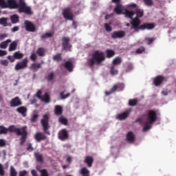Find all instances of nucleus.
Instances as JSON below:
<instances>
[{"label": "nucleus", "instance_id": "nucleus-1", "mask_svg": "<svg viewBox=\"0 0 176 176\" xmlns=\"http://www.w3.org/2000/svg\"><path fill=\"white\" fill-rule=\"evenodd\" d=\"M7 8L18 9L19 13H25L28 16L32 14L31 7L27 6L25 0H19L18 3L16 0H7Z\"/></svg>", "mask_w": 176, "mask_h": 176}, {"label": "nucleus", "instance_id": "nucleus-2", "mask_svg": "<svg viewBox=\"0 0 176 176\" xmlns=\"http://www.w3.org/2000/svg\"><path fill=\"white\" fill-rule=\"evenodd\" d=\"M8 131L10 133H15L16 135H21L20 138V145H24L25 141H27V136L28 132H27V126H23L22 128H16L14 125H11L8 127Z\"/></svg>", "mask_w": 176, "mask_h": 176}, {"label": "nucleus", "instance_id": "nucleus-3", "mask_svg": "<svg viewBox=\"0 0 176 176\" xmlns=\"http://www.w3.org/2000/svg\"><path fill=\"white\" fill-rule=\"evenodd\" d=\"M155 23H144L141 25V20L135 19L133 22V26H131V30H134V32H140L141 31H145L148 30H153L155 27Z\"/></svg>", "mask_w": 176, "mask_h": 176}, {"label": "nucleus", "instance_id": "nucleus-4", "mask_svg": "<svg viewBox=\"0 0 176 176\" xmlns=\"http://www.w3.org/2000/svg\"><path fill=\"white\" fill-rule=\"evenodd\" d=\"M146 120L143 127L144 132L151 130L152 129V124L157 120V113L156 111L149 110L146 115Z\"/></svg>", "mask_w": 176, "mask_h": 176}, {"label": "nucleus", "instance_id": "nucleus-5", "mask_svg": "<svg viewBox=\"0 0 176 176\" xmlns=\"http://www.w3.org/2000/svg\"><path fill=\"white\" fill-rule=\"evenodd\" d=\"M105 60V55H104L103 52L100 51H96L92 58L88 60V64L89 67H93L95 64L96 65H100L102 61Z\"/></svg>", "mask_w": 176, "mask_h": 176}, {"label": "nucleus", "instance_id": "nucleus-6", "mask_svg": "<svg viewBox=\"0 0 176 176\" xmlns=\"http://www.w3.org/2000/svg\"><path fill=\"white\" fill-rule=\"evenodd\" d=\"M49 115L45 114L43 116V119L41 120V126H43V130L45 134H47V135H50V131H48L49 129H50V125H49Z\"/></svg>", "mask_w": 176, "mask_h": 176}, {"label": "nucleus", "instance_id": "nucleus-7", "mask_svg": "<svg viewBox=\"0 0 176 176\" xmlns=\"http://www.w3.org/2000/svg\"><path fill=\"white\" fill-rule=\"evenodd\" d=\"M128 8H134L135 10V14H136V16L132 19V21H131V27H133V23H134V21L135 19L138 20H141V17L144 16V10L137 8V4L133 3L128 6Z\"/></svg>", "mask_w": 176, "mask_h": 176}, {"label": "nucleus", "instance_id": "nucleus-8", "mask_svg": "<svg viewBox=\"0 0 176 176\" xmlns=\"http://www.w3.org/2000/svg\"><path fill=\"white\" fill-rule=\"evenodd\" d=\"M69 37L64 36L62 38V49L63 50H66L67 52H71V47L72 45L69 43L70 42Z\"/></svg>", "mask_w": 176, "mask_h": 176}, {"label": "nucleus", "instance_id": "nucleus-9", "mask_svg": "<svg viewBox=\"0 0 176 176\" xmlns=\"http://www.w3.org/2000/svg\"><path fill=\"white\" fill-rule=\"evenodd\" d=\"M24 25L25 30L28 32H36L38 30V29H36V26H35V24L30 21H25Z\"/></svg>", "mask_w": 176, "mask_h": 176}, {"label": "nucleus", "instance_id": "nucleus-10", "mask_svg": "<svg viewBox=\"0 0 176 176\" xmlns=\"http://www.w3.org/2000/svg\"><path fill=\"white\" fill-rule=\"evenodd\" d=\"M27 67H28V58H25L16 64L14 69L15 71H20L21 69H25Z\"/></svg>", "mask_w": 176, "mask_h": 176}, {"label": "nucleus", "instance_id": "nucleus-11", "mask_svg": "<svg viewBox=\"0 0 176 176\" xmlns=\"http://www.w3.org/2000/svg\"><path fill=\"white\" fill-rule=\"evenodd\" d=\"M62 14L65 20H69L70 21H74V13H72L70 8L63 10Z\"/></svg>", "mask_w": 176, "mask_h": 176}, {"label": "nucleus", "instance_id": "nucleus-12", "mask_svg": "<svg viewBox=\"0 0 176 176\" xmlns=\"http://www.w3.org/2000/svg\"><path fill=\"white\" fill-rule=\"evenodd\" d=\"M163 82H167V78L164 77V76L160 75L157 76L153 81V83L157 87L160 86Z\"/></svg>", "mask_w": 176, "mask_h": 176}, {"label": "nucleus", "instance_id": "nucleus-13", "mask_svg": "<svg viewBox=\"0 0 176 176\" xmlns=\"http://www.w3.org/2000/svg\"><path fill=\"white\" fill-rule=\"evenodd\" d=\"M124 36H126V32L123 30L115 31L111 34L112 39H122Z\"/></svg>", "mask_w": 176, "mask_h": 176}, {"label": "nucleus", "instance_id": "nucleus-14", "mask_svg": "<svg viewBox=\"0 0 176 176\" xmlns=\"http://www.w3.org/2000/svg\"><path fill=\"white\" fill-rule=\"evenodd\" d=\"M58 138L61 141H65L69 138L68 131L66 129L60 130L58 133Z\"/></svg>", "mask_w": 176, "mask_h": 176}, {"label": "nucleus", "instance_id": "nucleus-15", "mask_svg": "<svg viewBox=\"0 0 176 176\" xmlns=\"http://www.w3.org/2000/svg\"><path fill=\"white\" fill-rule=\"evenodd\" d=\"M10 105L12 108H14L16 107H20L21 105H23V102L19 96H16L10 100Z\"/></svg>", "mask_w": 176, "mask_h": 176}, {"label": "nucleus", "instance_id": "nucleus-16", "mask_svg": "<svg viewBox=\"0 0 176 176\" xmlns=\"http://www.w3.org/2000/svg\"><path fill=\"white\" fill-rule=\"evenodd\" d=\"M34 138L37 142H41V141H45L47 138V136L42 132H37L34 135Z\"/></svg>", "mask_w": 176, "mask_h": 176}, {"label": "nucleus", "instance_id": "nucleus-17", "mask_svg": "<svg viewBox=\"0 0 176 176\" xmlns=\"http://www.w3.org/2000/svg\"><path fill=\"white\" fill-rule=\"evenodd\" d=\"M111 89L112 91H114V93H116V91H123V90H124V84L122 82L114 84Z\"/></svg>", "mask_w": 176, "mask_h": 176}, {"label": "nucleus", "instance_id": "nucleus-18", "mask_svg": "<svg viewBox=\"0 0 176 176\" xmlns=\"http://www.w3.org/2000/svg\"><path fill=\"white\" fill-rule=\"evenodd\" d=\"M126 140L129 144H134L135 142V135L134 133L129 131L126 133Z\"/></svg>", "mask_w": 176, "mask_h": 176}, {"label": "nucleus", "instance_id": "nucleus-19", "mask_svg": "<svg viewBox=\"0 0 176 176\" xmlns=\"http://www.w3.org/2000/svg\"><path fill=\"white\" fill-rule=\"evenodd\" d=\"M38 171L41 173V176H49V173H47V170L46 169L38 170ZM31 174L32 176H38V173L35 170H32Z\"/></svg>", "mask_w": 176, "mask_h": 176}, {"label": "nucleus", "instance_id": "nucleus-20", "mask_svg": "<svg viewBox=\"0 0 176 176\" xmlns=\"http://www.w3.org/2000/svg\"><path fill=\"white\" fill-rule=\"evenodd\" d=\"M94 162V159L91 156H86L84 160V163H86L87 167H92L93 163Z\"/></svg>", "mask_w": 176, "mask_h": 176}, {"label": "nucleus", "instance_id": "nucleus-21", "mask_svg": "<svg viewBox=\"0 0 176 176\" xmlns=\"http://www.w3.org/2000/svg\"><path fill=\"white\" fill-rule=\"evenodd\" d=\"M130 115V111H126L122 113H120L117 116V119L118 120H124V119H127L129 116Z\"/></svg>", "mask_w": 176, "mask_h": 176}, {"label": "nucleus", "instance_id": "nucleus-22", "mask_svg": "<svg viewBox=\"0 0 176 176\" xmlns=\"http://www.w3.org/2000/svg\"><path fill=\"white\" fill-rule=\"evenodd\" d=\"M16 112H18V113H21V115H22V116H27V107H24V106H21L18 107L16 109Z\"/></svg>", "mask_w": 176, "mask_h": 176}, {"label": "nucleus", "instance_id": "nucleus-23", "mask_svg": "<svg viewBox=\"0 0 176 176\" xmlns=\"http://www.w3.org/2000/svg\"><path fill=\"white\" fill-rule=\"evenodd\" d=\"M64 67L69 72H72V71H74V64L71 61H66Z\"/></svg>", "mask_w": 176, "mask_h": 176}, {"label": "nucleus", "instance_id": "nucleus-24", "mask_svg": "<svg viewBox=\"0 0 176 176\" xmlns=\"http://www.w3.org/2000/svg\"><path fill=\"white\" fill-rule=\"evenodd\" d=\"M114 12L116 14H122L123 12V6L120 3H117L114 8Z\"/></svg>", "mask_w": 176, "mask_h": 176}, {"label": "nucleus", "instance_id": "nucleus-25", "mask_svg": "<svg viewBox=\"0 0 176 176\" xmlns=\"http://www.w3.org/2000/svg\"><path fill=\"white\" fill-rule=\"evenodd\" d=\"M19 42L17 41H12L9 46L8 52H14L17 49V45Z\"/></svg>", "mask_w": 176, "mask_h": 176}, {"label": "nucleus", "instance_id": "nucleus-26", "mask_svg": "<svg viewBox=\"0 0 176 176\" xmlns=\"http://www.w3.org/2000/svg\"><path fill=\"white\" fill-rule=\"evenodd\" d=\"M40 100L46 104H49V102H50V96L49 93L46 92Z\"/></svg>", "mask_w": 176, "mask_h": 176}, {"label": "nucleus", "instance_id": "nucleus-27", "mask_svg": "<svg viewBox=\"0 0 176 176\" xmlns=\"http://www.w3.org/2000/svg\"><path fill=\"white\" fill-rule=\"evenodd\" d=\"M124 14H125V17H129V19H131V21H133V19H134V18H133V16H134V14H135V12L126 9L124 12Z\"/></svg>", "mask_w": 176, "mask_h": 176}, {"label": "nucleus", "instance_id": "nucleus-28", "mask_svg": "<svg viewBox=\"0 0 176 176\" xmlns=\"http://www.w3.org/2000/svg\"><path fill=\"white\" fill-rule=\"evenodd\" d=\"M52 60L54 61H56V63H60V61L63 60V54L58 53L53 56Z\"/></svg>", "mask_w": 176, "mask_h": 176}, {"label": "nucleus", "instance_id": "nucleus-29", "mask_svg": "<svg viewBox=\"0 0 176 176\" xmlns=\"http://www.w3.org/2000/svg\"><path fill=\"white\" fill-rule=\"evenodd\" d=\"M55 115L60 116L63 115V107L60 105H56L54 109Z\"/></svg>", "mask_w": 176, "mask_h": 176}, {"label": "nucleus", "instance_id": "nucleus-30", "mask_svg": "<svg viewBox=\"0 0 176 176\" xmlns=\"http://www.w3.org/2000/svg\"><path fill=\"white\" fill-rule=\"evenodd\" d=\"M10 19L12 24H17V23L20 21V19H19L20 18L18 16L17 14H13L10 16Z\"/></svg>", "mask_w": 176, "mask_h": 176}, {"label": "nucleus", "instance_id": "nucleus-31", "mask_svg": "<svg viewBox=\"0 0 176 176\" xmlns=\"http://www.w3.org/2000/svg\"><path fill=\"white\" fill-rule=\"evenodd\" d=\"M110 74L113 76H115L116 75H118L119 74V70L116 68L115 65H112L110 67Z\"/></svg>", "mask_w": 176, "mask_h": 176}, {"label": "nucleus", "instance_id": "nucleus-32", "mask_svg": "<svg viewBox=\"0 0 176 176\" xmlns=\"http://www.w3.org/2000/svg\"><path fill=\"white\" fill-rule=\"evenodd\" d=\"M12 43V40L11 39H7L5 41H3L0 43V48L1 49H6V47H8V45H9V43Z\"/></svg>", "mask_w": 176, "mask_h": 176}, {"label": "nucleus", "instance_id": "nucleus-33", "mask_svg": "<svg viewBox=\"0 0 176 176\" xmlns=\"http://www.w3.org/2000/svg\"><path fill=\"white\" fill-rule=\"evenodd\" d=\"M13 54L15 60H21V58L24 57V54L21 53L20 51L15 52Z\"/></svg>", "mask_w": 176, "mask_h": 176}, {"label": "nucleus", "instance_id": "nucleus-34", "mask_svg": "<svg viewBox=\"0 0 176 176\" xmlns=\"http://www.w3.org/2000/svg\"><path fill=\"white\" fill-rule=\"evenodd\" d=\"M34 156L36 157V160L38 162V163H43V155L39 153H35Z\"/></svg>", "mask_w": 176, "mask_h": 176}, {"label": "nucleus", "instance_id": "nucleus-35", "mask_svg": "<svg viewBox=\"0 0 176 176\" xmlns=\"http://www.w3.org/2000/svg\"><path fill=\"white\" fill-rule=\"evenodd\" d=\"M80 173L82 176H90V170H89L86 167H83L80 170Z\"/></svg>", "mask_w": 176, "mask_h": 176}, {"label": "nucleus", "instance_id": "nucleus-36", "mask_svg": "<svg viewBox=\"0 0 176 176\" xmlns=\"http://www.w3.org/2000/svg\"><path fill=\"white\" fill-rule=\"evenodd\" d=\"M8 20H9V18H0V25H3V27H8V25H9L8 24Z\"/></svg>", "mask_w": 176, "mask_h": 176}, {"label": "nucleus", "instance_id": "nucleus-37", "mask_svg": "<svg viewBox=\"0 0 176 176\" xmlns=\"http://www.w3.org/2000/svg\"><path fill=\"white\" fill-rule=\"evenodd\" d=\"M39 68H41V63H32L30 66V69L34 72H36Z\"/></svg>", "mask_w": 176, "mask_h": 176}, {"label": "nucleus", "instance_id": "nucleus-38", "mask_svg": "<svg viewBox=\"0 0 176 176\" xmlns=\"http://www.w3.org/2000/svg\"><path fill=\"white\" fill-rule=\"evenodd\" d=\"M106 54H107V58H112V57L115 56V51L112 50H107Z\"/></svg>", "mask_w": 176, "mask_h": 176}, {"label": "nucleus", "instance_id": "nucleus-39", "mask_svg": "<svg viewBox=\"0 0 176 176\" xmlns=\"http://www.w3.org/2000/svg\"><path fill=\"white\" fill-rule=\"evenodd\" d=\"M138 104V99L134 98V99H130L129 100V107H135Z\"/></svg>", "mask_w": 176, "mask_h": 176}, {"label": "nucleus", "instance_id": "nucleus-40", "mask_svg": "<svg viewBox=\"0 0 176 176\" xmlns=\"http://www.w3.org/2000/svg\"><path fill=\"white\" fill-rule=\"evenodd\" d=\"M45 79L47 82H52L54 79V72H51L48 74V75L45 76Z\"/></svg>", "mask_w": 176, "mask_h": 176}, {"label": "nucleus", "instance_id": "nucleus-41", "mask_svg": "<svg viewBox=\"0 0 176 176\" xmlns=\"http://www.w3.org/2000/svg\"><path fill=\"white\" fill-rule=\"evenodd\" d=\"M36 54L40 57H43L45 56V49H43V47H38L36 51Z\"/></svg>", "mask_w": 176, "mask_h": 176}, {"label": "nucleus", "instance_id": "nucleus-42", "mask_svg": "<svg viewBox=\"0 0 176 176\" xmlns=\"http://www.w3.org/2000/svg\"><path fill=\"white\" fill-rule=\"evenodd\" d=\"M59 123L61 124H64V126H67L68 124V120L63 116H60L58 120Z\"/></svg>", "mask_w": 176, "mask_h": 176}, {"label": "nucleus", "instance_id": "nucleus-43", "mask_svg": "<svg viewBox=\"0 0 176 176\" xmlns=\"http://www.w3.org/2000/svg\"><path fill=\"white\" fill-rule=\"evenodd\" d=\"M122 63V58L116 57L113 60V65H119Z\"/></svg>", "mask_w": 176, "mask_h": 176}, {"label": "nucleus", "instance_id": "nucleus-44", "mask_svg": "<svg viewBox=\"0 0 176 176\" xmlns=\"http://www.w3.org/2000/svg\"><path fill=\"white\" fill-rule=\"evenodd\" d=\"M0 8L1 9H8L7 0H0Z\"/></svg>", "mask_w": 176, "mask_h": 176}, {"label": "nucleus", "instance_id": "nucleus-45", "mask_svg": "<svg viewBox=\"0 0 176 176\" xmlns=\"http://www.w3.org/2000/svg\"><path fill=\"white\" fill-rule=\"evenodd\" d=\"M10 176H17V171H16V169L14 167H13V166H10Z\"/></svg>", "mask_w": 176, "mask_h": 176}, {"label": "nucleus", "instance_id": "nucleus-46", "mask_svg": "<svg viewBox=\"0 0 176 176\" xmlns=\"http://www.w3.org/2000/svg\"><path fill=\"white\" fill-rule=\"evenodd\" d=\"M53 36V33L47 32L41 36V39H47V38H52Z\"/></svg>", "mask_w": 176, "mask_h": 176}, {"label": "nucleus", "instance_id": "nucleus-47", "mask_svg": "<svg viewBox=\"0 0 176 176\" xmlns=\"http://www.w3.org/2000/svg\"><path fill=\"white\" fill-rule=\"evenodd\" d=\"M64 93H65V91L60 93L61 100H65V98H68V97H69V96H71L70 93H67L65 95H64Z\"/></svg>", "mask_w": 176, "mask_h": 176}, {"label": "nucleus", "instance_id": "nucleus-48", "mask_svg": "<svg viewBox=\"0 0 176 176\" xmlns=\"http://www.w3.org/2000/svg\"><path fill=\"white\" fill-rule=\"evenodd\" d=\"M8 128H5L3 126H0V134H8Z\"/></svg>", "mask_w": 176, "mask_h": 176}, {"label": "nucleus", "instance_id": "nucleus-49", "mask_svg": "<svg viewBox=\"0 0 176 176\" xmlns=\"http://www.w3.org/2000/svg\"><path fill=\"white\" fill-rule=\"evenodd\" d=\"M38 118H39V115L38 114H33V116H32L30 121L32 122V123H35V122H36V120H38Z\"/></svg>", "mask_w": 176, "mask_h": 176}, {"label": "nucleus", "instance_id": "nucleus-50", "mask_svg": "<svg viewBox=\"0 0 176 176\" xmlns=\"http://www.w3.org/2000/svg\"><path fill=\"white\" fill-rule=\"evenodd\" d=\"M144 4L146 6H153V0H143Z\"/></svg>", "mask_w": 176, "mask_h": 176}, {"label": "nucleus", "instance_id": "nucleus-51", "mask_svg": "<svg viewBox=\"0 0 176 176\" xmlns=\"http://www.w3.org/2000/svg\"><path fill=\"white\" fill-rule=\"evenodd\" d=\"M104 28L107 32H111V31H112V27L108 23H104Z\"/></svg>", "mask_w": 176, "mask_h": 176}, {"label": "nucleus", "instance_id": "nucleus-52", "mask_svg": "<svg viewBox=\"0 0 176 176\" xmlns=\"http://www.w3.org/2000/svg\"><path fill=\"white\" fill-rule=\"evenodd\" d=\"M145 52V48L144 47H140V48L136 50L137 54H141Z\"/></svg>", "mask_w": 176, "mask_h": 176}, {"label": "nucleus", "instance_id": "nucleus-53", "mask_svg": "<svg viewBox=\"0 0 176 176\" xmlns=\"http://www.w3.org/2000/svg\"><path fill=\"white\" fill-rule=\"evenodd\" d=\"M0 176H5V168L1 164H0Z\"/></svg>", "mask_w": 176, "mask_h": 176}, {"label": "nucleus", "instance_id": "nucleus-54", "mask_svg": "<svg viewBox=\"0 0 176 176\" xmlns=\"http://www.w3.org/2000/svg\"><path fill=\"white\" fill-rule=\"evenodd\" d=\"M145 41L147 45H151V43H153V41H155V39L153 38H146Z\"/></svg>", "mask_w": 176, "mask_h": 176}, {"label": "nucleus", "instance_id": "nucleus-55", "mask_svg": "<svg viewBox=\"0 0 176 176\" xmlns=\"http://www.w3.org/2000/svg\"><path fill=\"white\" fill-rule=\"evenodd\" d=\"M8 60L10 61V63H14L16 61V58H14V55L12 56H8L7 57Z\"/></svg>", "mask_w": 176, "mask_h": 176}, {"label": "nucleus", "instance_id": "nucleus-56", "mask_svg": "<svg viewBox=\"0 0 176 176\" xmlns=\"http://www.w3.org/2000/svg\"><path fill=\"white\" fill-rule=\"evenodd\" d=\"M9 35L6 33L4 34H0V41H3L5 38H8Z\"/></svg>", "mask_w": 176, "mask_h": 176}, {"label": "nucleus", "instance_id": "nucleus-57", "mask_svg": "<svg viewBox=\"0 0 176 176\" xmlns=\"http://www.w3.org/2000/svg\"><path fill=\"white\" fill-rule=\"evenodd\" d=\"M27 151H29L30 152H32V151H34V147H32V144L31 143L28 144Z\"/></svg>", "mask_w": 176, "mask_h": 176}, {"label": "nucleus", "instance_id": "nucleus-58", "mask_svg": "<svg viewBox=\"0 0 176 176\" xmlns=\"http://www.w3.org/2000/svg\"><path fill=\"white\" fill-rule=\"evenodd\" d=\"M1 65H3L4 67H8V65L9 64V61H8V60H3L1 61Z\"/></svg>", "mask_w": 176, "mask_h": 176}, {"label": "nucleus", "instance_id": "nucleus-59", "mask_svg": "<svg viewBox=\"0 0 176 176\" xmlns=\"http://www.w3.org/2000/svg\"><path fill=\"white\" fill-rule=\"evenodd\" d=\"M30 60H32V61H36V54H35V53L31 54Z\"/></svg>", "mask_w": 176, "mask_h": 176}, {"label": "nucleus", "instance_id": "nucleus-60", "mask_svg": "<svg viewBox=\"0 0 176 176\" xmlns=\"http://www.w3.org/2000/svg\"><path fill=\"white\" fill-rule=\"evenodd\" d=\"M41 94H42V91L41 90H38L37 92H36V97L41 100L42 98V96H41Z\"/></svg>", "mask_w": 176, "mask_h": 176}, {"label": "nucleus", "instance_id": "nucleus-61", "mask_svg": "<svg viewBox=\"0 0 176 176\" xmlns=\"http://www.w3.org/2000/svg\"><path fill=\"white\" fill-rule=\"evenodd\" d=\"M19 30H20V27H19V26H14V27L12 29V32H17V31H19Z\"/></svg>", "mask_w": 176, "mask_h": 176}, {"label": "nucleus", "instance_id": "nucleus-62", "mask_svg": "<svg viewBox=\"0 0 176 176\" xmlns=\"http://www.w3.org/2000/svg\"><path fill=\"white\" fill-rule=\"evenodd\" d=\"M6 54H8V52H6V51L0 50V57H3V56H6Z\"/></svg>", "mask_w": 176, "mask_h": 176}, {"label": "nucleus", "instance_id": "nucleus-63", "mask_svg": "<svg viewBox=\"0 0 176 176\" xmlns=\"http://www.w3.org/2000/svg\"><path fill=\"white\" fill-rule=\"evenodd\" d=\"M27 175V170H22L19 172V176H25Z\"/></svg>", "mask_w": 176, "mask_h": 176}, {"label": "nucleus", "instance_id": "nucleus-64", "mask_svg": "<svg viewBox=\"0 0 176 176\" xmlns=\"http://www.w3.org/2000/svg\"><path fill=\"white\" fill-rule=\"evenodd\" d=\"M5 145H6V143L3 139H0V146H5Z\"/></svg>", "mask_w": 176, "mask_h": 176}]
</instances>
